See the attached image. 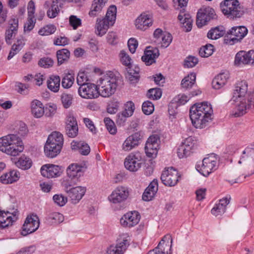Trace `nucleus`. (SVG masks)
I'll return each mask as SVG.
<instances>
[{
    "mask_svg": "<svg viewBox=\"0 0 254 254\" xmlns=\"http://www.w3.org/2000/svg\"><path fill=\"white\" fill-rule=\"evenodd\" d=\"M64 138L62 134L59 132L54 131L49 135L46 143H49L51 145H59L63 147Z\"/></svg>",
    "mask_w": 254,
    "mask_h": 254,
    "instance_id": "obj_38",
    "label": "nucleus"
},
{
    "mask_svg": "<svg viewBox=\"0 0 254 254\" xmlns=\"http://www.w3.org/2000/svg\"><path fill=\"white\" fill-rule=\"evenodd\" d=\"M54 202L60 206H63L67 202V199L62 194H55L53 196Z\"/></svg>",
    "mask_w": 254,
    "mask_h": 254,
    "instance_id": "obj_61",
    "label": "nucleus"
},
{
    "mask_svg": "<svg viewBox=\"0 0 254 254\" xmlns=\"http://www.w3.org/2000/svg\"><path fill=\"white\" fill-rule=\"evenodd\" d=\"M248 29L244 26H239L232 27L227 34L230 35V39H225L226 44L230 45L240 42L248 34Z\"/></svg>",
    "mask_w": 254,
    "mask_h": 254,
    "instance_id": "obj_9",
    "label": "nucleus"
},
{
    "mask_svg": "<svg viewBox=\"0 0 254 254\" xmlns=\"http://www.w3.org/2000/svg\"><path fill=\"white\" fill-rule=\"evenodd\" d=\"M72 150H78L79 152L83 155H87L90 152V147L87 144L82 142L72 141L71 143Z\"/></svg>",
    "mask_w": 254,
    "mask_h": 254,
    "instance_id": "obj_41",
    "label": "nucleus"
},
{
    "mask_svg": "<svg viewBox=\"0 0 254 254\" xmlns=\"http://www.w3.org/2000/svg\"><path fill=\"white\" fill-rule=\"evenodd\" d=\"M248 91V84L246 81L238 82L235 87L232 99L246 98L245 96Z\"/></svg>",
    "mask_w": 254,
    "mask_h": 254,
    "instance_id": "obj_29",
    "label": "nucleus"
},
{
    "mask_svg": "<svg viewBox=\"0 0 254 254\" xmlns=\"http://www.w3.org/2000/svg\"><path fill=\"white\" fill-rule=\"evenodd\" d=\"M144 162L143 156L139 151L129 153L125 158L124 165L128 171L132 172L137 171Z\"/></svg>",
    "mask_w": 254,
    "mask_h": 254,
    "instance_id": "obj_6",
    "label": "nucleus"
},
{
    "mask_svg": "<svg viewBox=\"0 0 254 254\" xmlns=\"http://www.w3.org/2000/svg\"><path fill=\"white\" fill-rule=\"evenodd\" d=\"M47 220L51 224L60 223L64 221V216L60 213L53 212L48 216Z\"/></svg>",
    "mask_w": 254,
    "mask_h": 254,
    "instance_id": "obj_49",
    "label": "nucleus"
},
{
    "mask_svg": "<svg viewBox=\"0 0 254 254\" xmlns=\"http://www.w3.org/2000/svg\"><path fill=\"white\" fill-rule=\"evenodd\" d=\"M232 101L235 102L233 113L235 117L243 116L247 113L249 108L253 107L248 101V98H235L232 99Z\"/></svg>",
    "mask_w": 254,
    "mask_h": 254,
    "instance_id": "obj_19",
    "label": "nucleus"
},
{
    "mask_svg": "<svg viewBox=\"0 0 254 254\" xmlns=\"http://www.w3.org/2000/svg\"><path fill=\"white\" fill-rule=\"evenodd\" d=\"M120 103L118 101H112L108 106L107 112L110 114H115L118 110Z\"/></svg>",
    "mask_w": 254,
    "mask_h": 254,
    "instance_id": "obj_64",
    "label": "nucleus"
},
{
    "mask_svg": "<svg viewBox=\"0 0 254 254\" xmlns=\"http://www.w3.org/2000/svg\"><path fill=\"white\" fill-rule=\"evenodd\" d=\"M213 110L210 104L202 102L193 105L190 110V117L193 126L197 128H203L211 119Z\"/></svg>",
    "mask_w": 254,
    "mask_h": 254,
    "instance_id": "obj_1",
    "label": "nucleus"
},
{
    "mask_svg": "<svg viewBox=\"0 0 254 254\" xmlns=\"http://www.w3.org/2000/svg\"><path fill=\"white\" fill-rule=\"evenodd\" d=\"M61 79L58 75H52L47 81L49 89L54 92H57L60 89Z\"/></svg>",
    "mask_w": 254,
    "mask_h": 254,
    "instance_id": "obj_40",
    "label": "nucleus"
},
{
    "mask_svg": "<svg viewBox=\"0 0 254 254\" xmlns=\"http://www.w3.org/2000/svg\"><path fill=\"white\" fill-rule=\"evenodd\" d=\"M196 168L203 176L207 177L217 169V158L214 154H211L204 158L200 165L197 164Z\"/></svg>",
    "mask_w": 254,
    "mask_h": 254,
    "instance_id": "obj_7",
    "label": "nucleus"
},
{
    "mask_svg": "<svg viewBox=\"0 0 254 254\" xmlns=\"http://www.w3.org/2000/svg\"><path fill=\"white\" fill-rule=\"evenodd\" d=\"M196 79V74L194 73H191L187 76H186L182 81L181 86L185 89L188 90L192 87L194 84Z\"/></svg>",
    "mask_w": 254,
    "mask_h": 254,
    "instance_id": "obj_42",
    "label": "nucleus"
},
{
    "mask_svg": "<svg viewBox=\"0 0 254 254\" xmlns=\"http://www.w3.org/2000/svg\"><path fill=\"white\" fill-rule=\"evenodd\" d=\"M108 0H94L89 15L91 17L97 16L105 5Z\"/></svg>",
    "mask_w": 254,
    "mask_h": 254,
    "instance_id": "obj_37",
    "label": "nucleus"
},
{
    "mask_svg": "<svg viewBox=\"0 0 254 254\" xmlns=\"http://www.w3.org/2000/svg\"><path fill=\"white\" fill-rule=\"evenodd\" d=\"M152 24V19L149 15L145 13L140 14L135 21L136 28L142 31L146 30Z\"/></svg>",
    "mask_w": 254,
    "mask_h": 254,
    "instance_id": "obj_27",
    "label": "nucleus"
},
{
    "mask_svg": "<svg viewBox=\"0 0 254 254\" xmlns=\"http://www.w3.org/2000/svg\"><path fill=\"white\" fill-rule=\"evenodd\" d=\"M181 178L178 171L173 167L165 168L161 176L162 182L166 186L173 187Z\"/></svg>",
    "mask_w": 254,
    "mask_h": 254,
    "instance_id": "obj_10",
    "label": "nucleus"
},
{
    "mask_svg": "<svg viewBox=\"0 0 254 254\" xmlns=\"http://www.w3.org/2000/svg\"><path fill=\"white\" fill-rule=\"evenodd\" d=\"M40 222L36 215H28L22 227L21 235L26 236L36 231L39 227Z\"/></svg>",
    "mask_w": 254,
    "mask_h": 254,
    "instance_id": "obj_14",
    "label": "nucleus"
},
{
    "mask_svg": "<svg viewBox=\"0 0 254 254\" xmlns=\"http://www.w3.org/2000/svg\"><path fill=\"white\" fill-rule=\"evenodd\" d=\"M214 10L209 7L200 8L196 15V25L198 27H202L206 25L208 22L215 18Z\"/></svg>",
    "mask_w": 254,
    "mask_h": 254,
    "instance_id": "obj_11",
    "label": "nucleus"
},
{
    "mask_svg": "<svg viewBox=\"0 0 254 254\" xmlns=\"http://www.w3.org/2000/svg\"><path fill=\"white\" fill-rule=\"evenodd\" d=\"M63 5L62 0H52V1L46 0L44 4V7L48 9L47 15L50 18L57 17L60 11V8Z\"/></svg>",
    "mask_w": 254,
    "mask_h": 254,
    "instance_id": "obj_22",
    "label": "nucleus"
},
{
    "mask_svg": "<svg viewBox=\"0 0 254 254\" xmlns=\"http://www.w3.org/2000/svg\"><path fill=\"white\" fill-rule=\"evenodd\" d=\"M158 188V181L156 179H154L145 190L142 196V199L145 201L151 200L156 195Z\"/></svg>",
    "mask_w": 254,
    "mask_h": 254,
    "instance_id": "obj_26",
    "label": "nucleus"
},
{
    "mask_svg": "<svg viewBox=\"0 0 254 254\" xmlns=\"http://www.w3.org/2000/svg\"><path fill=\"white\" fill-rule=\"evenodd\" d=\"M113 24L110 23V21L104 18L102 19L97 18L96 24V34L102 36L106 33L109 26Z\"/></svg>",
    "mask_w": 254,
    "mask_h": 254,
    "instance_id": "obj_31",
    "label": "nucleus"
},
{
    "mask_svg": "<svg viewBox=\"0 0 254 254\" xmlns=\"http://www.w3.org/2000/svg\"><path fill=\"white\" fill-rule=\"evenodd\" d=\"M18 214L17 210L6 212L0 211V228H4L11 225L17 220Z\"/></svg>",
    "mask_w": 254,
    "mask_h": 254,
    "instance_id": "obj_21",
    "label": "nucleus"
},
{
    "mask_svg": "<svg viewBox=\"0 0 254 254\" xmlns=\"http://www.w3.org/2000/svg\"><path fill=\"white\" fill-rule=\"evenodd\" d=\"M107 129L111 134H115L117 133V127L114 122L109 118H105L104 120Z\"/></svg>",
    "mask_w": 254,
    "mask_h": 254,
    "instance_id": "obj_53",
    "label": "nucleus"
},
{
    "mask_svg": "<svg viewBox=\"0 0 254 254\" xmlns=\"http://www.w3.org/2000/svg\"><path fill=\"white\" fill-rule=\"evenodd\" d=\"M129 195V191L127 187L118 186L108 196V200L113 205L120 204L124 202Z\"/></svg>",
    "mask_w": 254,
    "mask_h": 254,
    "instance_id": "obj_12",
    "label": "nucleus"
},
{
    "mask_svg": "<svg viewBox=\"0 0 254 254\" xmlns=\"http://www.w3.org/2000/svg\"><path fill=\"white\" fill-rule=\"evenodd\" d=\"M198 62V59L194 56H189L187 57L184 62V66L191 68L194 67Z\"/></svg>",
    "mask_w": 254,
    "mask_h": 254,
    "instance_id": "obj_58",
    "label": "nucleus"
},
{
    "mask_svg": "<svg viewBox=\"0 0 254 254\" xmlns=\"http://www.w3.org/2000/svg\"><path fill=\"white\" fill-rule=\"evenodd\" d=\"M224 34L225 31L223 29L222 27H221V29L218 27H216L212 28L208 31L207 37L209 39L216 40L222 37Z\"/></svg>",
    "mask_w": 254,
    "mask_h": 254,
    "instance_id": "obj_47",
    "label": "nucleus"
},
{
    "mask_svg": "<svg viewBox=\"0 0 254 254\" xmlns=\"http://www.w3.org/2000/svg\"><path fill=\"white\" fill-rule=\"evenodd\" d=\"M142 110L145 115H150L153 113L154 110V105L150 101H145L142 104Z\"/></svg>",
    "mask_w": 254,
    "mask_h": 254,
    "instance_id": "obj_59",
    "label": "nucleus"
},
{
    "mask_svg": "<svg viewBox=\"0 0 254 254\" xmlns=\"http://www.w3.org/2000/svg\"><path fill=\"white\" fill-rule=\"evenodd\" d=\"M53 61L50 58H43L40 59L38 62V64L44 68H49L53 64Z\"/></svg>",
    "mask_w": 254,
    "mask_h": 254,
    "instance_id": "obj_63",
    "label": "nucleus"
},
{
    "mask_svg": "<svg viewBox=\"0 0 254 254\" xmlns=\"http://www.w3.org/2000/svg\"><path fill=\"white\" fill-rule=\"evenodd\" d=\"M117 13V8L115 5H111L108 8L106 16L104 18L107 19L110 23L114 24L116 18Z\"/></svg>",
    "mask_w": 254,
    "mask_h": 254,
    "instance_id": "obj_51",
    "label": "nucleus"
},
{
    "mask_svg": "<svg viewBox=\"0 0 254 254\" xmlns=\"http://www.w3.org/2000/svg\"><path fill=\"white\" fill-rule=\"evenodd\" d=\"M23 149V143L16 134H9L0 138V150L8 155H18Z\"/></svg>",
    "mask_w": 254,
    "mask_h": 254,
    "instance_id": "obj_2",
    "label": "nucleus"
},
{
    "mask_svg": "<svg viewBox=\"0 0 254 254\" xmlns=\"http://www.w3.org/2000/svg\"><path fill=\"white\" fill-rule=\"evenodd\" d=\"M117 78L112 72L101 77L97 82L99 95L108 97L113 94L117 87Z\"/></svg>",
    "mask_w": 254,
    "mask_h": 254,
    "instance_id": "obj_3",
    "label": "nucleus"
},
{
    "mask_svg": "<svg viewBox=\"0 0 254 254\" xmlns=\"http://www.w3.org/2000/svg\"><path fill=\"white\" fill-rule=\"evenodd\" d=\"M77 184H69L67 181H63L62 183L63 187L64 188V191L67 194L68 196L70 199V201L73 204L77 203L82 198L86 192V188L78 186H73Z\"/></svg>",
    "mask_w": 254,
    "mask_h": 254,
    "instance_id": "obj_5",
    "label": "nucleus"
},
{
    "mask_svg": "<svg viewBox=\"0 0 254 254\" xmlns=\"http://www.w3.org/2000/svg\"><path fill=\"white\" fill-rule=\"evenodd\" d=\"M230 200L227 198H223L219 200L218 203L211 209V213L215 216H221L226 211V206L229 203Z\"/></svg>",
    "mask_w": 254,
    "mask_h": 254,
    "instance_id": "obj_32",
    "label": "nucleus"
},
{
    "mask_svg": "<svg viewBox=\"0 0 254 254\" xmlns=\"http://www.w3.org/2000/svg\"><path fill=\"white\" fill-rule=\"evenodd\" d=\"M191 151L190 148L186 147L182 144L178 149V156L180 158L187 157L190 154Z\"/></svg>",
    "mask_w": 254,
    "mask_h": 254,
    "instance_id": "obj_54",
    "label": "nucleus"
},
{
    "mask_svg": "<svg viewBox=\"0 0 254 254\" xmlns=\"http://www.w3.org/2000/svg\"><path fill=\"white\" fill-rule=\"evenodd\" d=\"M159 56V50L157 48L151 46L146 47L144 51L143 55L141 57V60L146 65L149 66L156 62V59Z\"/></svg>",
    "mask_w": 254,
    "mask_h": 254,
    "instance_id": "obj_23",
    "label": "nucleus"
},
{
    "mask_svg": "<svg viewBox=\"0 0 254 254\" xmlns=\"http://www.w3.org/2000/svg\"><path fill=\"white\" fill-rule=\"evenodd\" d=\"M119 57L122 64L127 66V68L132 67V60L126 52L124 50H122L120 53Z\"/></svg>",
    "mask_w": 254,
    "mask_h": 254,
    "instance_id": "obj_50",
    "label": "nucleus"
},
{
    "mask_svg": "<svg viewBox=\"0 0 254 254\" xmlns=\"http://www.w3.org/2000/svg\"><path fill=\"white\" fill-rule=\"evenodd\" d=\"M130 242V238L127 234H123L116 246L111 245L107 249V254H124Z\"/></svg>",
    "mask_w": 254,
    "mask_h": 254,
    "instance_id": "obj_13",
    "label": "nucleus"
},
{
    "mask_svg": "<svg viewBox=\"0 0 254 254\" xmlns=\"http://www.w3.org/2000/svg\"><path fill=\"white\" fill-rule=\"evenodd\" d=\"M88 80L87 76L84 72H79L76 77L77 84L80 86L87 84L86 82Z\"/></svg>",
    "mask_w": 254,
    "mask_h": 254,
    "instance_id": "obj_62",
    "label": "nucleus"
},
{
    "mask_svg": "<svg viewBox=\"0 0 254 254\" xmlns=\"http://www.w3.org/2000/svg\"><path fill=\"white\" fill-rule=\"evenodd\" d=\"M178 20L183 24V27L186 28L187 32H189L192 28V19L189 14L185 13V9L183 8L181 10L178 16Z\"/></svg>",
    "mask_w": 254,
    "mask_h": 254,
    "instance_id": "obj_33",
    "label": "nucleus"
},
{
    "mask_svg": "<svg viewBox=\"0 0 254 254\" xmlns=\"http://www.w3.org/2000/svg\"><path fill=\"white\" fill-rule=\"evenodd\" d=\"M140 219V214L136 211L125 214L120 219V223L124 227L131 228L136 225Z\"/></svg>",
    "mask_w": 254,
    "mask_h": 254,
    "instance_id": "obj_18",
    "label": "nucleus"
},
{
    "mask_svg": "<svg viewBox=\"0 0 254 254\" xmlns=\"http://www.w3.org/2000/svg\"><path fill=\"white\" fill-rule=\"evenodd\" d=\"M179 106L177 103L174 102L173 100L168 105V113L169 115L170 119L173 120L175 118L176 115L178 113L177 109Z\"/></svg>",
    "mask_w": 254,
    "mask_h": 254,
    "instance_id": "obj_57",
    "label": "nucleus"
},
{
    "mask_svg": "<svg viewBox=\"0 0 254 254\" xmlns=\"http://www.w3.org/2000/svg\"><path fill=\"white\" fill-rule=\"evenodd\" d=\"M234 64L238 66L250 64L254 65V50L238 52L235 57Z\"/></svg>",
    "mask_w": 254,
    "mask_h": 254,
    "instance_id": "obj_15",
    "label": "nucleus"
},
{
    "mask_svg": "<svg viewBox=\"0 0 254 254\" xmlns=\"http://www.w3.org/2000/svg\"><path fill=\"white\" fill-rule=\"evenodd\" d=\"M229 78L228 71H225L220 73L213 79L212 85L214 88L219 89L223 87L227 82Z\"/></svg>",
    "mask_w": 254,
    "mask_h": 254,
    "instance_id": "obj_30",
    "label": "nucleus"
},
{
    "mask_svg": "<svg viewBox=\"0 0 254 254\" xmlns=\"http://www.w3.org/2000/svg\"><path fill=\"white\" fill-rule=\"evenodd\" d=\"M31 112L36 118H40L44 115L45 109L43 104L38 100H34L31 103Z\"/></svg>",
    "mask_w": 254,
    "mask_h": 254,
    "instance_id": "obj_34",
    "label": "nucleus"
},
{
    "mask_svg": "<svg viewBox=\"0 0 254 254\" xmlns=\"http://www.w3.org/2000/svg\"><path fill=\"white\" fill-rule=\"evenodd\" d=\"M79 95L85 99H95L99 97L97 86L93 83H87L78 88Z\"/></svg>",
    "mask_w": 254,
    "mask_h": 254,
    "instance_id": "obj_16",
    "label": "nucleus"
},
{
    "mask_svg": "<svg viewBox=\"0 0 254 254\" xmlns=\"http://www.w3.org/2000/svg\"><path fill=\"white\" fill-rule=\"evenodd\" d=\"M85 167L77 163L69 165L66 169V174L68 177L66 180L69 184H77L80 178L82 176L85 172Z\"/></svg>",
    "mask_w": 254,
    "mask_h": 254,
    "instance_id": "obj_8",
    "label": "nucleus"
},
{
    "mask_svg": "<svg viewBox=\"0 0 254 254\" xmlns=\"http://www.w3.org/2000/svg\"><path fill=\"white\" fill-rule=\"evenodd\" d=\"M74 81V76L71 73H66L64 74L62 80V86L64 88H69Z\"/></svg>",
    "mask_w": 254,
    "mask_h": 254,
    "instance_id": "obj_48",
    "label": "nucleus"
},
{
    "mask_svg": "<svg viewBox=\"0 0 254 254\" xmlns=\"http://www.w3.org/2000/svg\"><path fill=\"white\" fill-rule=\"evenodd\" d=\"M158 140L159 136L157 134L151 135L148 138L145 146V151L148 157L154 158L157 157L159 148Z\"/></svg>",
    "mask_w": 254,
    "mask_h": 254,
    "instance_id": "obj_17",
    "label": "nucleus"
},
{
    "mask_svg": "<svg viewBox=\"0 0 254 254\" xmlns=\"http://www.w3.org/2000/svg\"><path fill=\"white\" fill-rule=\"evenodd\" d=\"M190 99V97L183 94H179L173 99L174 102L177 103L178 105L181 106L185 104Z\"/></svg>",
    "mask_w": 254,
    "mask_h": 254,
    "instance_id": "obj_60",
    "label": "nucleus"
},
{
    "mask_svg": "<svg viewBox=\"0 0 254 254\" xmlns=\"http://www.w3.org/2000/svg\"><path fill=\"white\" fill-rule=\"evenodd\" d=\"M213 52V46L211 44L206 45L203 48H200L199 54L201 57H208L211 56Z\"/></svg>",
    "mask_w": 254,
    "mask_h": 254,
    "instance_id": "obj_55",
    "label": "nucleus"
},
{
    "mask_svg": "<svg viewBox=\"0 0 254 254\" xmlns=\"http://www.w3.org/2000/svg\"><path fill=\"white\" fill-rule=\"evenodd\" d=\"M73 96L70 94L64 93L61 95V100L63 107L68 108L72 103Z\"/></svg>",
    "mask_w": 254,
    "mask_h": 254,
    "instance_id": "obj_52",
    "label": "nucleus"
},
{
    "mask_svg": "<svg viewBox=\"0 0 254 254\" xmlns=\"http://www.w3.org/2000/svg\"><path fill=\"white\" fill-rule=\"evenodd\" d=\"M220 7L223 13L230 19L240 18L243 14L238 0H224L220 3Z\"/></svg>",
    "mask_w": 254,
    "mask_h": 254,
    "instance_id": "obj_4",
    "label": "nucleus"
},
{
    "mask_svg": "<svg viewBox=\"0 0 254 254\" xmlns=\"http://www.w3.org/2000/svg\"><path fill=\"white\" fill-rule=\"evenodd\" d=\"M19 173L16 170L10 171L0 177V182L4 184H11L18 180Z\"/></svg>",
    "mask_w": 254,
    "mask_h": 254,
    "instance_id": "obj_35",
    "label": "nucleus"
},
{
    "mask_svg": "<svg viewBox=\"0 0 254 254\" xmlns=\"http://www.w3.org/2000/svg\"><path fill=\"white\" fill-rule=\"evenodd\" d=\"M139 71L140 69L138 66L127 68L126 77L130 84H135L138 81L140 77Z\"/></svg>",
    "mask_w": 254,
    "mask_h": 254,
    "instance_id": "obj_36",
    "label": "nucleus"
},
{
    "mask_svg": "<svg viewBox=\"0 0 254 254\" xmlns=\"http://www.w3.org/2000/svg\"><path fill=\"white\" fill-rule=\"evenodd\" d=\"M56 30V27L54 25H47L41 28L38 33L42 36L49 35L53 34Z\"/></svg>",
    "mask_w": 254,
    "mask_h": 254,
    "instance_id": "obj_56",
    "label": "nucleus"
},
{
    "mask_svg": "<svg viewBox=\"0 0 254 254\" xmlns=\"http://www.w3.org/2000/svg\"><path fill=\"white\" fill-rule=\"evenodd\" d=\"M32 164L31 160L25 156H21L15 163L16 166L22 170L29 169L31 167Z\"/></svg>",
    "mask_w": 254,
    "mask_h": 254,
    "instance_id": "obj_46",
    "label": "nucleus"
},
{
    "mask_svg": "<svg viewBox=\"0 0 254 254\" xmlns=\"http://www.w3.org/2000/svg\"><path fill=\"white\" fill-rule=\"evenodd\" d=\"M59 146L46 143L44 146V152L46 156L52 158L57 156L60 153L62 148Z\"/></svg>",
    "mask_w": 254,
    "mask_h": 254,
    "instance_id": "obj_39",
    "label": "nucleus"
},
{
    "mask_svg": "<svg viewBox=\"0 0 254 254\" xmlns=\"http://www.w3.org/2000/svg\"><path fill=\"white\" fill-rule=\"evenodd\" d=\"M160 38L161 39V41L160 42L161 47L166 48L170 45L172 41L173 37L170 33L163 32L162 30L160 29Z\"/></svg>",
    "mask_w": 254,
    "mask_h": 254,
    "instance_id": "obj_44",
    "label": "nucleus"
},
{
    "mask_svg": "<svg viewBox=\"0 0 254 254\" xmlns=\"http://www.w3.org/2000/svg\"><path fill=\"white\" fill-rule=\"evenodd\" d=\"M61 168L59 166L53 164H47L41 168L42 175L47 178L57 177L61 175Z\"/></svg>",
    "mask_w": 254,
    "mask_h": 254,
    "instance_id": "obj_25",
    "label": "nucleus"
},
{
    "mask_svg": "<svg viewBox=\"0 0 254 254\" xmlns=\"http://www.w3.org/2000/svg\"><path fill=\"white\" fill-rule=\"evenodd\" d=\"M10 25L9 29L6 30L5 34V39L7 44H10V40L15 37L18 26V21L17 19H12L9 20Z\"/></svg>",
    "mask_w": 254,
    "mask_h": 254,
    "instance_id": "obj_28",
    "label": "nucleus"
},
{
    "mask_svg": "<svg viewBox=\"0 0 254 254\" xmlns=\"http://www.w3.org/2000/svg\"><path fill=\"white\" fill-rule=\"evenodd\" d=\"M65 132L69 137H75L78 132V127L76 119L71 114L67 115L66 119Z\"/></svg>",
    "mask_w": 254,
    "mask_h": 254,
    "instance_id": "obj_24",
    "label": "nucleus"
},
{
    "mask_svg": "<svg viewBox=\"0 0 254 254\" xmlns=\"http://www.w3.org/2000/svg\"><path fill=\"white\" fill-rule=\"evenodd\" d=\"M171 236L168 234L165 235L160 241V250L171 251L172 244Z\"/></svg>",
    "mask_w": 254,
    "mask_h": 254,
    "instance_id": "obj_43",
    "label": "nucleus"
},
{
    "mask_svg": "<svg viewBox=\"0 0 254 254\" xmlns=\"http://www.w3.org/2000/svg\"><path fill=\"white\" fill-rule=\"evenodd\" d=\"M141 132H136L128 136L123 142L122 148L125 151H129L137 147L142 138Z\"/></svg>",
    "mask_w": 254,
    "mask_h": 254,
    "instance_id": "obj_20",
    "label": "nucleus"
},
{
    "mask_svg": "<svg viewBox=\"0 0 254 254\" xmlns=\"http://www.w3.org/2000/svg\"><path fill=\"white\" fill-rule=\"evenodd\" d=\"M70 57L69 51L66 49H63L58 50L57 52V57L58 60V64L59 65L68 61Z\"/></svg>",
    "mask_w": 254,
    "mask_h": 254,
    "instance_id": "obj_45",
    "label": "nucleus"
}]
</instances>
